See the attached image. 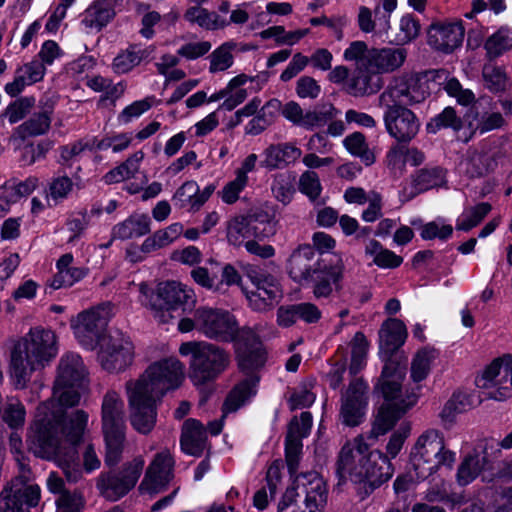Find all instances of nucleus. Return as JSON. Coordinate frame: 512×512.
Returning a JSON list of instances; mask_svg holds the SVG:
<instances>
[{
	"mask_svg": "<svg viewBox=\"0 0 512 512\" xmlns=\"http://www.w3.org/2000/svg\"><path fill=\"white\" fill-rule=\"evenodd\" d=\"M87 423L84 410L73 411L69 422H63L60 410H52L51 404H40L27 437L29 449L39 458L56 462L66 479L75 483L82 477L76 445L82 441Z\"/></svg>",
	"mask_w": 512,
	"mask_h": 512,
	"instance_id": "f257e3e1",
	"label": "nucleus"
},
{
	"mask_svg": "<svg viewBox=\"0 0 512 512\" xmlns=\"http://www.w3.org/2000/svg\"><path fill=\"white\" fill-rule=\"evenodd\" d=\"M410 432V425L402 423L390 436L387 455L380 450H370L362 435L347 441L338 455L336 471L339 478L357 484L360 498L365 499L393 476L389 457L395 458L399 454Z\"/></svg>",
	"mask_w": 512,
	"mask_h": 512,
	"instance_id": "f03ea898",
	"label": "nucleus"
},
{
	"mask_svg": "<svg viewBox=\"0 0 512 512\" xmlns=\"http://www.w3.org/2000/svg\"><path fill=\"white\" fill-rule=\"evenodd\" d=\"M183 363L175 357L152 363L136 380L126 382L132 427L150 433L157 418V402L170 390L179 388L185 377Z\"/></svg>",
	"mask_w": 512,
	"mask_h": 512,
	"instance_id": "7ed1b4c3",
	"label": "nucleus"
},
{
	"mask_svg": "<svg viewBox=\"0 0 512 512\" xmlns=\"http://www.w3.org/2000/svg\"><path fill=\"white\" fill-rule=\"evenodd\" d=\"M426 90L414 78L395 79L379 96V106L385 109L383 121L387 133L399 143H409L420 130V120L406 106L421 103Z\"/></svg>",
	"mask_w": 512,
	"mask_h": 512,
	"instance_id": "20e7f679",
	"label": "nucleus"
},
{
	"mask_svg": "<svg viewBox=\"0 0 512 512\" xmlns=\"http://www.w3.org/2000/svg\"><path fill=\"white\" fill-rule=\"evenodd\" d=\"M57 354L55 333L39 326L31 328L10 350L9 373L14 387L26 388L33 373L50 365Z\"/></svg>",
	"mask_w": 512,
	"mask_h": 512,
	"instance_id": "39448f33",
	"label": "nucleus"
},
{
	"mask_svg": "<svg viewBox=\"0 0 512 512\" xmlns=\"http://www.w3.org/2000/svg\"><path fill=\"white\" fill-rule=\"evenodd\" d=\"M404 378L405 369L398 364L390 361L384 365L378 387L385 403L377 413L371 436L377 438L387 433L401 416L417 403L418 395L415 392L403 393L401 384Z\"/></svg>",
	"mask_w": 512,
	"mask_h": 512,
	"instance_id": "423d86ee",
	"label": "nucleus"
},
{
	"mask_svg": "<svg viewBox=\"0 0 512 512\" xmlns=\"http://www.w3.org/2000/svg\"><path fill=\"white\" fill-rule=\"evenodd\" d=\"M456 461L455 452L445 446L442 434L435 429L422 433L410 453V478L423 481L440 468L452 469Z\"/></svg>",
	"mask_w": 512,
	"mask_h": 512,
	"instance_id": "0eeeda50",
	"label": "nucleus"
},
{
	"mask_svg": "<svg viewBox=\"0 0 512 512\" xmlns=\"http://www.w3.org/2000/svg\"><path fill=\"white\" fill-rule=\"evenodd\" d=\"M9 446L20 464L21 474L7 483L0 492V512H30L40 501L41 489L37 484L30 483V469L21 461L22 438L18 433H11Z\"/></svg>",
	"mask_w": 512,
	"mask_h": 512,
	"instance_id": "6e6552de",
	"label": "nucleus"
},
{
	"mask_svg": "<svg viewBox=\"0 0 512 512\" xmlns=\"http://www.w3.org/2000/svg\"><path fill=\"white\" fill-rule=\"evenodd\" d=\"M179 353L182 356H190L189 378L197 387L217 379L231 362L228 351L206 341L182 343Z\"/></svg>",
	"mask_w": 512,
	"mask_h": 512,
	"instance_id": "1a4fd4ad",
	"label": "nucleus"
},
{
	"mask_svg": "<svg viewBox=\"0 0 512 512\" xmlns=\"http://www.w3.org/2000/svg\"><path fill=\"white\" fill-rule=\"evenodd\" d=\"M294 483L295 487L288 488L280 499L277 512H324L328 489L318 472L301 473Z\"/></svg>",
	"mask_w": 512,
	"mask_h": 512,
	"instance_id": "9d476101",
	"label": "nucleus"
},
{
	"mask_svg": "<svg viewBox=\"0 0 512 512\" xmlns=\"http://www.w3.org/2000/svg\"><path fill=\"white\" fill-rule=\"evenodd\" d=\"M87 371L80 355L68 353L62 356L58 365V375L53 388V398L42 404H51L52 410L63 413V422H69L65 408L75 406L80 401V389L84 386Z\"/></svg>",
	"mask_w": 512,
	"mask_h": 512,
	"instance_id": "9b49d317",
	"label": "nucleus"
},
{
	"mask_svg": "<svg viewBox=\"0 0 512 512\" xmlns=\"http://www.w3.org/2000/svg\"><path fill=\"white\" fill-rule=\"evenodd\" d=\"M279 112L293 125L308 131L325 126L329 120L339 114L331 103L318 104L313 109L304 110L296 101L282 104L280 100L273 98L266 102L255 117L269 127Z\"/></svg>",
	"mask_w": 512,
	"mask_h": 512,
	"instance_id": "f8f14e48",
	"label": "nucleus"
},
{
	"mask_svg": "<svg viewBox=\"0 0 512 512\" xmlns=\"http://www.w3.org/2000/svg\"><path fill=\"white\" fill-rule=\"evenodd\" d=\"M344 59H359L362 69H372L379 76L399 69L405 62L407 51L401 47L368 49L363 41H354L343 54Z\"/></svg>",
	"mask_w": 512,
	"mask_h": 512,
	"instance_id": "ddd939ff",
	"label": "nucleus"
},
{
	"mask_svg": "<svg viewBox=\"0 0 512 512\" xmlns=\"http://www.w3.org/2000/svg\"><path fill=\"white\" fill-rule=\"evenodd\" d=\"M247 277L252 288L243 289L249 306L257 312H266L274 308L283 297V289L279 279L259 267H251Z\"/></svg>",
	"mask_w": 512,
	"mask_h": 512,
	"instance_id": "4468645a",
	"label": "nucleus"
},
{
	"mask_svg": "<svg viewBox=\"0 0 512 512\" xmlns=\"http://www.w3.org/2000/svg\"><path fill=\"white\" fill-rule=\"evenodd\" d=\"M110 319L107 304L84 310L71 319V329L79 344L86 350H94L106 336L104 332Z\"/></svg>",
	"mask_w": 512,
	"mask_h": 512,
	"instance_id": "2eb2a0df",
	"label": "nucleus"
},
{
	"mask_svg": "<svg viewBox=\"0 0 512 512\" xmlns=\"http://www.w3.org/2000/svg\"><path fill=\"white\" fill-rule=\"evenodd\" d=\"M144 464L143 457L137 456L125 463L121 470L101 472L96 479L99 493L109 501H117L124 497L135 487Z\"/></svg>",
	"mask_w": 512,
	"mask_h": 512,
	"instance_id": "dca6fc26",
	"label": "nucleus"
},
{
	"mask_svg": "<svg viewBox=\"0 0 512 512\" xmlns=\"http://www.w3.org/2000/svg\"><path fill=\"white\" fill-rule=\"evenodd\" d=\"M197 330L209 339L219 342H233L242 331L233 314L209 306L196 309Z\"/></svg>",
	"mask_w": 512,
	"mask_h": 512,
	"instance_id": "f3484780",
	"label": "nucleus"
},
{
	"mask_svg": "<svg viewBox=\"0 0 512 512\" xmlns=\"http://www.w3.org/2000/svg\"><path fill=\"white\" fill-rule=\"evenodd\" d=\"M98 346V362L108 372L124 371L133 362L134 345L121 331H110Z\"/></svg>",
	"mask_w": 512,
	"mask_h": 512,
	"instance_id": "a211bd4d",
	"label": "nucleus"
},
{
	"mask_svg": "<svg viewBox=\"0 0 512 512\" xmlns=\"http://www.w3.org/2000/svg\"><path fill=\"white\" fill-rule=\"evenodd\" d=\"M239 369L251 374L265 363V353L255 331L242 327L241 334L233 341Z\"/></svg>",
	"mask_w": 512,
	"mask_h": 512,
	"instance_id": "6ab92c4d",
	"label": "nucleus"
},
{
	"mask_svg": "<svg viewBox=\"0 0 512 512\" xmlns=\"http://www.w3.org/2000/svg\"><path fill=\"white\" fill-rule=\"evenodd\" d=\"M175 461L168 450L157 453L140 483L142 494L154 495L164 491L174 477Z\"/></svg>",
	"mask_w": 512,
	"mask_h": 512,
	"instance_id": "aec40b11",
	"label": "nucleus"
},
{
	"mask_svg": "<svg viewBox=\"0 0 512 512\" xmlns=\"http://www.w3.org/2000/svg\"><path fill=\"white\" fill-rule=\"evenodd\" d=\"M464 33L461 21H437L428 28L427 42L433 49L449 54L461 46Z\"/></svg>",
	"mask_w": 512,
	"mask_h": 512,
	"instance_id": "412c9836",
	"label": "nucleus"
},
{
	"mask_svg": "<svg viewBox=\"0 0 512 512\" xmlns=\"http://www.w3.org/2000/svg\"><path fill=\"white\" fill-rule=\"evenodd\" d=\"M367 390V383L355 379L343 394L340 417L345 425L357 426L362 421L367 405Z\"/></svg>",
	"mask_w": 512,
	"mask_h": 512,
	"instance_id": "4be33fe9",
	"label": "nucleus"
},
{
	"mask_svg": "<svg viewBox=\"0 0 512 512\" xmlns=\"http://www.w3.org/2000/svg\"><path fill=\"white\" fill-rule=\"evenodd\" d=\"M344 277V264L341 259L335 263H327L326 260L308 280L312 283V293L316 299L329 298L334 292L342 289Z\"/></svg>",
	"mask_w": 512,
	"mask_h": 512,
	"instance_id": "5701e85b",
	"label": "nucleus"
},
{
	"mask_svg": "<svg viewBox=\"0 0 512 512\" xmlns=\"http://www.w3.org/2000/svg\"><path fill=\"white\" fill-rule=\"evenodd\" d=\"M325 259L318 256L310 245H301L293 251L288 260V273L299 284L308 283Z\"/></svg>",
	"mask_w": 512,
	"mask_h": 512,
	"instance_id": "b1692460",
	"label": "nucleus"
},
{
	"mask_svg": "<svg viewBox=\"0 0 512 512\" xmlns=\"http://www.w3.org/2000/svg\"><path fill=\"white\" fill-rule=\"evenodd\" d=\"M148 297L164 303L168 307L176 309L183 307V310L192 309L196 303L194 290L177 281H167L159 284L156 292H153L149 287Z\"/></svg>",
	"mask_w": 512,
	"mask_h": 512,
	"instance_id": "393cba45",
	"label": "nucleus"
},
{
	"mask_svg": "<svg viewBox=\"0 0 512 512\" xmlns=\"http://www.w3.org/2000/svg\"><path fill=\"white\" fill-rule=\"evenodd\" d=\"M379 338L380 350L387 356L385 364L390 361L393 362V360L390 359V355L398 350L405 343L407 338V329L404 322L397 318L386 320L380 328ZM394 363L406 370V368L398 362L394 361Z\"/></svg>",
	"mask_w": 512,
	"mask_h": 512,
	"instance_id": "a878e982",
	"label": "nucleus"
},
{
	"mask_svg": "<svg viewBox=\"0 0 512 512\" xmlns=\"http://www.w3.org/2000/svg\"><path fill=\"white\" fill-rule=\"evenodd\" d=\"M447 170L441 166H425L411 175L412 191L408 199L434 188H440L447 183Z\"/></svg>",
	"mask_w": 512,
	"mask_h": 512,
	"instance_id": "bb28decb",
	"label": "nucleus"
},
{
	"mask_svg": "<svg viewBox=\"0 0 512 512\" xmlns=\"http://www.w3.org/2000/svg\"><path fill=\"white\" fill-rule=\"evenodd\" d=\"M251 225L257 228L258 240L269 239L278 230L275 208L265 202L249 209L245 214Z\"/></svg>",
	"mask_w": 512,
	"mask_h": 512,
	"instance_id": "cd10ccee",
	"label": "nucleus"
},
{
	"mask_svg": "<svg viewBox=\"0 0 512 512\" xmlns=\"http://www.w3.org/2000/svg\"><path fill=\"white\" fill-rule=\"evenodd\" d=\"M262 165L270 170L281 169L294 164L302 156L299 147L291 142L270 145L264 150Z\"/></svg>",
	"mask_w": 512,
	"mask_h": 512,
	"instance_id": "c85d7f7f",
	"label": "nucleus"
},
{
	"mask_svg": "<svg viewBox=\"0 0 512 512\" xmlns=\"http://www.w3.org/2000/svg\"><path fill=\"white\" fill-rule=\"evenodd\" d=\"M73 261L74 257L71 253H66L57 260V273L53 276L50 282V286L53 289L71 287L88 275L89 269L87 267L73 266Z\"/></svg>",
	"mask_w": 512,
	"mask_h": 512,
	"instance_id": "c756f323",
	"label": "nucleus"
},
{
	"mask_svg": "<svg viewBox=\"0 0 512 512\" xmlns=\"http://www.w3.org/2000/svg\"><path fill=\"white\" fill-rule=\"evenodd\" d=\"M356 62V74L349 82V93L355 97L372 95L377 93L383 86L381 76L372 69H362L359 59H345Z\"/></svg>",
	"mask_w": 512,
	"mask_h": 512,
	"instance_id": "7c9ffc66",
	"label": "nucleus"
},
{
	"mask_svg": "<svg viewBox=\"0 0 512 512\" xmlns=\"http://www.w3.org/2000/svg\"><path fill=\"white\" fill-rule=\"evenodd\" d=\"M206 443V431L203 425L196 419H188L184 422L180 438L181 449L192 456H200Z\"/></svg>",
	"mask_w": 512,
	"mask_h": 512,
	"instance_id": "2f4dec72",
	"label": "nucleus"
},
{
	"mask_svg": "<svg viewBox=\"0 0 512 512\" xmlns=\"http://www.w3.org/2000/svg\"><path fill=\"white\" fill-rule=\"evenodd\" d=\"M115 16L113 0H98L93 2L82 14L81 24L86 30L100 31Z\"/></svg>",
	"mask_w": 512,
	"mask_h": 512,
	"instance_id": "473e14b6",
	"label": "nucleus"
},
{
	"mask_svg": "<svg viewBox=\"0 0 512 512\" xmlns=\"http://www.w3.org/2000/svg\"><path fill=\"white\" fill-rule=\"evenodd\" d=\"M150 218L145 214H134L122 222L117 223L111 230V241L127 240L134 237H141L150 232Z\"/></svg>",
	"mask_w": 512,
	"mask_h": 512,
	"instance_id": "72a5a7b5",
	"label": "nucleus"
},
{
	"mask_svg": "<svg viewBox=\"0 0 512 512\" xmlns=\"http://www.w3.org/2000/svg\"><path fill=\"white\" fill-rule=\"evenodd\" d=\"M102 428L126 427L124 402L115 391H108L101 406Z\"/></svg>",
	"mask_w": 512,
	"mask_h": 512,
	"instance_id": "f704fd0d",
	"label": "nucleus"
},
{
	"mask_svg": "<svg viewBox=\"0 0 512 512\" xmlns=\"http://www.w3.org/2000/svg\"><path fill=\"white\" fill-rule=\"evenodd\" d=\"M226 237L231 245L241 246L251 238L258 239V232L245 215H237L227 221Z\"/></svg>",
	"mask_w": 512,
	"mask_h": 512,
	"instance_id": "c9c22d12",
	"label": "nucleus"
},
{
	"mask_svg": "<svg viewBox=\"0 0 512 512\" xmlns=\"http://www.w3.org/2000/svg\"><path fill=\"white\" fill-rule=\"evenodd\" d=\"M105 441V464L116 465L122 456L126 440V427L102 428Z\"/></svg>",
	"mask_w": 512,
	"mask_h": 512,
	"instance_id": "e433bc0d",
	"label": "nucleus"
},
{
	"mask_svg": "<svg viewBox=\"0 0 512 512\" xmlns=\"http://www.w3.org/2000/svg\"><path fill=\"white\" fill-rule=\"evenodd\" d=\"M482 79L484 87L495 94L504 93L512 86L506 69L493 62H488L483 65Z\"/></svg>",
	"mask_w": 512,
	"mask_h": 512,
	"instance_id": "4c0bfd02",
	"label": "nucleus"
},
{
	"mask_svg": "<svg viewBox=\"0 0 512 512\" xmlns=\"http://www.w3.org/2000/svg\"><path fill=\"white\" fill-rule=\"evenodd\" d=\"M257 379H245L237 384L228 394L223 405V417L238 410L256 394Z\"/></svg>",
	"mask_w": 512,
	"mask_h": 512,
	"instance_id": "58836bf2",
	"label": "nucleus"
},
{
	"mask_svg": "<svg viewBox=\"0 0 512 512\" xmlns=\"http://www.w3.org/2000/svg\"><path fill=\"white\" fill-rule=\"evenodd\" d=\"M52 110L44 109L34 113L28 120L15 129V133L21 138L44 135L48 132L52 121Z\"/></svg>",
	"mask_w": 512,
	"mask_h": 512,
	"instance_id": "ea45409f",
	"label": "nucleus"
},
{
	"mask_svg": "<svg viewBox=\"0 0 512 512\" xmlns=\"http://www.w3.org/2000/svg\"><path fill=\"white\" fill-rule=\"evenodd\" d=\"M365 254L373 258V263L379 268L394 269L403 263V258L393 251L384 248L383 245L374 239L367 242Z\"/></svg>",
	"mask_w": 512,
	"mask_h": 512,
	"instance_id": "a19ab883",
	"label": "nucleus"
},
{
	"mask_svg": "<svg viewBox=\"0 0 512 512\" xmlns=\"http://www.w3.org/2000/svg\"><path fill=\"white\" fill-rule=\"evenodd\" d=\"M183 233V225L181 223H173L165 229L158 230L152 236L146 238L142 245L141 251L150 253L174 242Z\"/></svg>",
	"mask_w": 512,
	"mask_h": 512,
	"instance_id": "79ce46f5",
	"label": "nucleus"
},
{
	"mask_svg": "<svg viewBox=\"0 0 512 512\" xmlns=\"http://www.w3.org/2000/svg\"><path fill=\"white\" fill-rule=\"evenodd\" d=\"M184 18L206 30H216L228 25V22L217 13L199 6L189 7L184 14Z\"/></svg>",
	"mask_w": 512,
	"mask_h": 512,
	"instance_id": "37998d69",
	"label": "nucleus"
},
{
	"mask_svg": "<svg viewBox=\"0 0 512 512\" xmlns=\"http://www.w3.org/2000/svg\"><path fill=\"white\" fill-rule=\"evenodd\" d=\"M145 50L137 45H130L121 50L112 62V70L116 74H126L138 66L145 58Z\"/></svg>",
	"mask_w": 512,
	"mask_h": 512,
	"instance_id": "c03bdc74",
	"label": "nucleus"
},
{
	"mask_svg": "<svg viewBox=\"0 0 512 512\" xmlns=\"http://www.w3.org/2000/svg\"><path fill=\"white\" fill-rule=\"evenodd\" d=\"M491 210L492 206L488 202H480L475 206L464 208L456 220V229L464 232L470 231L478 226Z\"/></svg>",
	"mask_w": 512,
	"mask_h": 512,
	"instance_id": "a18cd8bd",
	"label": "nucleus"
},
{
	"mask_svg": "<svg viewBox=\"0 0 512 512\" xmlns=\"http://www.w3.org/2000/svg\"><path fill=\"white\" fill-rule=\"evenodd\" d=\"M485 462V457L478 454L467 455L457 469V483L460 486H466L472 483L484 468Z\"/></svg>",
	"mask_w": 512,
	"mask_h": 512,
	"instance_id": "49530a36",
	"label": "nucleus"
},
{
	"mask_svg": "<svg viewBox=\"0 0 512 512\" xmlns=\"http://www.w3.org/2000/svg\"><path fill=\"white\" fill-rule=\"evenodd\" d=\"M140 302L142 305L149 308L154 318L162 324L170 323L175 318L173 313L178 309L174 307H168L164 303H160L154 299L149 298V286L146 283L139 284Z\"/></svg>",
	"mask_w": 512,
	"mask_h": 512,
	"instance_id": "de8ad7c7",
	"label": "nucleus"
},
{
	"mask_svg": "<svg viewBox=\"0 0 512 512\" xmlns=\"http://www.w3.org/2000/svg\"><path fill=\"white\" fill-rule=\"evenodd\" d=\"M143 158L144 153L142 151L135 152L121 165L106 173L104 176L105 182L108 184L118 183L132 178L138 172L140 163Z\"/></svg>",
	"mask_w": 512,
	"mask_h": 512,
	"instance_id": "09e8293b",
	"label": "nucleus"
},
{
	"mask_svg": "<svg viewBox=\"0 0 512 512\" xmlns=\"http://www.w3.org/2000/svg\"><path fill=\"white\" fill-rule=\"evenodd\" d=\"M484 47L489 59L501 56L512 47V31L508 27H501L487 38Z\"/></svg>",
	"mask_w": 512,
	"mask_h": 512,
	"instance_id": "8fccbe9b",
	"label": "nucleus"
},
{
	"mask_svg": "<svg viewBox=\"0 0 512 512\" xmlns=\"http://www.w3.org/2000/svg\"><path fill=\"white\" fill-rule=\"evenodd\" d=\"M74 189V182L66 175L51 179L47 189V202L50 206L57 205L67 199Z\"/></svg>",
	"mask_w": 512,
	"mask_h": 512,
	"instance_id": "3c124183",
	"label": "nucleus"
},
{
	"mask_svg": "<svg viewBox=\"0 0 512 512\" xmlns=\"http://www.w3.org/2000/svg\"><path fill=\"white\" fill-rule=\"evenodd\" d=\"M443 128H451L454 131H460L462 129V120L452 107H446L426 125L427 132L431 134H435Z\"/></svg>",
	"mask_w": 512,
	"mask_h": 512,
	"instance_id": "603ef678",
	"label": "nucleus"
},
{
	"mask_svg": "<svg viewBox=\"0 0 512 512\" xmlns=\"http://www.w3.org/2000/svg\"><path fill=\"white\" fill-rule=\"evenodd\" d=\"M343 145L351 155L361 158L367 166L374 163V154L368 149L362 133L354 132L346 136L343 140Z\"/></svg>",
	"mask_w": 512,
	"mask_h": 512,
	"instance_id": "864d4df0",
	"label": "nucleus"
},
{
	"mask_svg": "<svg viewBox=\"0 0 512 512\" xmlns=\"http://www.w3.org/2000/svg\"><path fill=\"white\" fill-rule=\"evenodd\" d=\"M1 416L11 429H18L25 423L26 410L19 399L9 398L2 407Z\"/></svg>",
	"mask_w": 512,
	"mask_h": 512,
	"instance_id": "5fc2aeb1",
	"label": "nucleus"
},
{
	"mask_svg": "<svg viewBox=\"0 0 512 512\" xmlns=\"http://www.w3.org/2000/svg\"><path fill=\"white\" fill-rule=\"evenodd\" d=\"M436 356V351L431 349H422L414 356L411 364V378L414 382H421L428 376Z\"/></svg>",
	"mask_w": 512,
	"mask_h": 512,
	"instance_id": "6e6d98bb",
	"label": "nucleus"
},
{
	"mask_svg": "<svg viewBox=\"0 0 512 512\" xmlns=\"http://www.w3.org/2000/svg\"><path fill=\"white\" fill-rule=\"evenodd\" d=\"M368 341L362 332H357L352 340L350 372L357 374L366 364Z\"/></svg>",
	"mask_w": 512,
	"mask_h": 512,
	"instance_id": "4d7b16f0",
	"label": "nucleus"
},
{
	"mask_svg": "<svg viewBox=\"0 0 512 512\" xmlns=\"http://www.w3.org/2000/svg\"><path fill=\"white\" fill-rule=\"evenodd\" d=\"M199 186L195 181H186L175 192L173 200L180 208L190 207L196 209Z\"/></svg>",
	"mask_w": 512,
	"mask_h": 512,
	"instance_id": "13d9d810",
	"label": "nucleus"
},
{
	"mask_svg": "<svg viewBox=\"0 0 512 512\" xmlns=\"http://www.w3.org/2000/svg\"><path fill=\"white\" fill-rule=\"evenodd\" d=\"M453 227L442 219L431 221L422 226L420 236L424 240L439 239L445 241L452 236Z\"/></svg>",
	"mask_w": 512,
	"mask_h": 512,
	"instance_id": "bf43d9fd",
	"label": "nucleus"
},
{
	"mask_svg": "<svg viewBox=\"0 0 512 512\" xmlns=\"http://www.w3.org/2000/svg\"><path fill=\"white\" fill-rule=\"evenodd\" d=\"M209 61V71L217 73L229 69L233 65L234 58L230 48L226 45H221L210 54Z\"/></svg>",
	"mask_w": 512,
	"mask_h": 512,
	"instance_id": "052dcab7",
	"label": "nucleus"
},
{
	"mask_svg": "<svg viewBox=\"0 0 512 512\" xmlns=\"http://www.w3.org/2000/svg\"><path fill=\"white\" fill-rule=\"evenodd\" d=\"M155 101L154 96H149L131 103L119 114V121L124 124L131 122L134 118H138L148 111L154 105Z\"/></svg>",
	"mask_w": 512,
	"mask_h": 512,
	"instance_id": "680f3d73",
	"label": "nucleus"
},
{
	"mask_svg": "<svg viewBox=\"0 0 512 512\" xmlns=\"http://www.w3.org/2000/svg\"><path fill=\"white\" fill-rule=\"evenodd\" d=\"M302 447V440L298 439L297 437L286 435L285 459L289 473L291 475L295 474L298 469Z\"/></svg>",
	"mask_w": 512,
	"mask_h": 512,
	"instance_id": "e2e57ef3",
	"label": "nucleus"
},
{
	"mask_svg": "<svg viewBox=\"0 0 512 512\" xmlns=\"http://www.w3.org/2000/svg\"><path fill=\"white\" fill-rule=\"evenodd\" d=\"M50 148L51 144L44 141L39 142L38 144L29 143L24 145L20 154V161L22 165L29 166L43 159Z\"/></svg>",
	"mask_w": 512,
	"mask_h": 512,
	"instance_id": "0e129e2a",
	"label": "nucleus"
},
{
	"mask_svg": "<svg viewBox=\"0 0 512 512\" xmlns=\"http://www.w3.org/2000/svg\"><path fill=\"white\" fill-rule=\"evenodd\" d=\"M299 190L309 199L316 200L322 191L320 179L316 172L305 171L299 179Z\"/></svg>",
	"mask_w": 512,
	"mask_h": 512,
	"instance_id": "69168bd1",
	"label": "nucleus"
},
{
	"mask_svg": "<svg viewBox=\"0 0 512 512\" xmlns=\"http://www.w3.org/2000/svg\"><path fill=\"white\" fill-rule=\"evenodd\" d=\"M271 190L274 197L283 204H288L294 193V187L289 177L285 174H278L275 176L271 185Z\"/></svg>",
	"mask_w": 512,
	"mask_h": 512,
	"instance_id": "338daca9",
	"label": "nucleus"
},
{
	"mask_svg": "<svg viewBox=\"0 0 512 512\" xmlns=\"http://www.w3.org/2000/svg\"><path fill=\"white\" fill-rule=\"evenodd\" d=\"M57 512H82L84 498L81 493L64 491L56 501Z\"/></svg>",
	"mask_w": 512,
	"mask_h": 512,
	"instance_id": "774afa93",
	"label": "nucleus"
}]
</instances>
